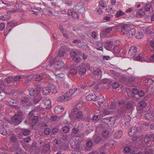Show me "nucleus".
<instances>
[{"label": "nucleus", "mask_w": 154, "mask_h": 154, "mask_svg": "<svg viewBox=\"0 0 154 154\" xmlns=\"http://www.w3.org/2000/svg\"><path fill=\"white\" fill-rule=\"evenodd\" d=\"M22 112L18 110L14 115L11 117V122L14 125L19 124L22 121Z\"/></svg>", "instance_id": "nucleus-1"}, {"label": "nucleus", "mask_w": 154, "mask_h": 154, "mask_svg": "<svg viewBox=\"0 0 154 154\" xmlns=\"http://www.w3.org/2000/svg\"><path fill=\"white\" fill-rule=\"evenodd\" d=\"M112 118H104L101 120L102 125H104L106 127H111L113 126L115 122L112 120Z\"/></svg>", "instance_id": "nucleus-2"}, {"label": "nucleus", "mask_w": 154, "mask_h": 154, "mask_svg": "<svg viewBox=\"0 0 154 154\" xmlns=\"http://www.w3.org/2000/svg\"><path fill=\"white\" fill-rule=\"evenodd\" d=\"M78 10V11L80 13L83 12L84 8H82V5H76L74 6L72 9L69 10L67 12V14L69 16H71L74 10Z\"/></svg>", "instance_id": "nucleus-3"}, {"label": "nucleus", "mask_w": 154, "mask_h": 154, "mask_svg": "<svg viewBox=\"0 0 154 154\" xmlns=\"http://www.w3.org/2000/svg\"><path fill=\"white\" fill-rule=\"evenodd\" d=\"M17 24L12 22H10L8 23L7 24V27L6 28L7 29L6 32H4V34L5 35L6 33L7 34L13 27L16 26Z\"/></svg>", "instance_id": "nucleus-4"}, {"label": "nucleus", "mask_w": 154, "mask_h": 154, "mask_svg": "<svg viewBox=\"0 0 154 154\" xmlns=\"http://www.w3.org/2000/svg\"><path fill=\"white\" fill-rule=\"evenodd\" d=\"M112 30V27H110L106 28V29L103 30L100 33V36L102 38H105L106 35L109 33Z\"/></svg>", "instance_id": "nucleus-5"}, {"label": "nucleus", "mask_w": 154, "mask_h": 154, "mask_svg": "<svg viewBox=\"0 0 154 154\" xmlns=\"http://www.w3.org/2000/svg\"><path fill=\"white\" fill-rule=\"evenodd\" d=\"M50 91L53 94H56L57 91L55 86L52 83H49L47 85Z\"/></svg>", "instance_id": "nucleus-6"}, {"label": "nucleus", "mask_w": 154, "mask_h": 154, "mask_svg": "<svg viewBox=\"0 0 154 154\" xmlns=\"http://www.w3.org/2000/svg\"><path fill=\"white\" fill-rule=\"evenodd\" d=\"M42 100L44 104L45 105L48 106L46 107L45 108L47 109H50L51 107V100L48 97H45Z\"/></svg>", "instance_id": "nucleus-7"}, {"label": "nucleus", "mask_w": 154, "mask_h": 154, "mask_svg": "<svg viewBox=\"0 0 154 154\" xmlns=\"http://www.w3.org/2000/svg\"><path fill=\"white\" fill-rule=\"evenodd\" d=\"M77 88H74L70 89L69 91L65 93L66 97H67L69 100L71 99V96L75 92Z\"/></svg>", "instance_id": "nucleus-8"}, {"label": "nucleus", "mask_w": 154, "mask_h": 154, "mask_svg": "<svg viewBox=\"0 0 154 154\" xmlns=\"http://www.w3.org/2000/svg\"><path fill=\"white\" fill-rule=\"evenodd\" d=\"M135 32V29L134 28L130 29L129 30L126 32V35L128 38H132Z\"/></svg>", "instance_id": "nucleus-9"}, {"label": "nucleus", "mask_w": 154, "mask_h": 154, "mask_svg": "<svg viewBox=\"0 0 154 154\" xmlns=\"http://www.w3.org/2000/svg\"><path fill=\"white\" fill-rule=\"evenodd\" d=\"M65 64L62 61L56 62L54 65V68L56 69H60L64 67Z\"/></svg>", "instance_id": "nucleus-10"}, {"label": "nucleus", "mask_w": 154, "mask_h": 154, "mask_svg": "<svg viewBox=\"0 0 154 154\" xmlns=\"http://www.w3.org/2000/svg\"><path fill=\"white\" fill-rule=\"evenodd\" d=\"M137 129L136 126H133L129 131L128 134L130 136H133L137 132Z\"/></svg>", "instance_id": "nucleus-11"}, {"label": "nucleus", "mask_w": 154, "mask_h": 154, "mask_svg": "<svg viewBox=\"0 0 154 154\" xmlns=\"http://www.w3.org/2000/svg\"><path fill=\"white\" fill-rule=\"evenodd\" d=\"M137 52V48L134 46H131L129 49L128 54L129 56H131L135 54Z\"/></svg>", "instance_id": "nucleus-12"}, {"label": "nucleus", "mask_w": 154, "mask_h": 154, "mask_svg": "<svg viewBox=\"0 0 154 154\" xmlns=\"http://www.w3.org/2000/svg\"><path fill=\"white\" fill-rule=\"evenodd\" d=\"M64 109V108L61 106L57 105L55 106L54 111L56 114H58L62 112Z\"/></svg>", "instance_id": "nucleus-13"}, {"label": "nucleus", "mask_w": 154, "mask_h": 154, "mask_svg": "<svg viewBox=\"0 0 154 154\" xmlns=\"http://www.w3.org/2000/svg\"><path fill=\"white\" fill-rule=\"evenodd\" d=\"M92 40L93 44L97 45L96 47L97 49L98 50L103 51V49L101 42L99 41H94L93 39Z\"/></svg>", "instance_id": "nucleus-14"}, {"label": "nucleus", "mask_w": 154, "mask_h": 154, "mask_svg": "<svg viewBox=\"0 0 154 154\" xmlns=\"http://www.w3.org/2000/svg\"><path fill=\"white\" fill-rule=\"evenodd\" d=\"M83 117V113L82 111H78L76 113L75 116L74 117V118L76 120H79Z\"/></svg>", "instance_id": "nucleus-15"}, {"label": "nucleus", "mask_w": 154, "mask_h": 154, "mask_svg": "<svg viewBox=\"0 0 154 154\" xmlns=\"http://www.w3.org/2000/svg\"><path fill=\"white\" fill-rule=\"evenodd\" d=\"M95 94H91L88 95L86 97V99L88 100L91 101L93 100L94 101H96L95 99Z\"/></svg>", "instance_id": "nucleus-16"}, {"label": "nucleus", "mask_w": 154, "mask_h": 154, "mask_svg": "<svg viewBox=\"0 0 154 154\" xmlns=\"http://www.w3.org/2000/svg\"><path fill=\"white\" fill-rule=\"evenodd\" d=\"M113 45L111 41L107 42L104 45V47L107 50L110 51L112 48Z\"/></svg>", "instance_id": "nucleus-17"}, {"label": "nucleus", "mask_w": 154, "mask_h": 154, "mask_svg": "<svg viewBox=\"0 0 154 154\" xmlns=\"http://www.w3.org/2000/svg\"><path fill=\"white\" fill-rule=\"evenodd\" d=\"M42 99V97L40 94L37 93L33 99L34 102L35 103H38Z\"/></svg>", "instance_id": "nucleus-18"}, {"label": "nucleus", "mask_w": 154, "mask_h": 154, "mask_svg": "<svg viewBox=\"0 0 154 154\" xmlns=\"http://www.w3.org/2000/svg\"><path fill=\"white\" fill-rule=\"evenodd\" d=\"M65 94L63 96H60L57 98L56 100L58 102H62L64 100H66L68 101L69 100L67 97H66Z\"/></svg>", "instance_id": "nucleus-19"}, {"label": "nucleus", "mask_w": 154, "mask_h": 154, "mask_svg": "<svg viewBox=\"0 0 154 154\" xmlns=\"http://www.w3.org/2000/svg\"><path fill=\"white\" fill-rule=\"evenodd\" d=\"M131 28L127 25H123L121 26V31L123 32V34H125V33L128 30H129Z\"/></svg>", "instance_id": "nucleus-20"}, {"label": "nucleus", "mask_w": 154, "mask_h": 154, "mask_svg": "<svg viewBox=\"0 0 154 154\" xmlns=\"http://www.w3.org/2000/svg\"><path fill=\"white\" fill-rule=\"evenodd\" d=\"M45 74H41L39 75H37L35 78V81H41L42 80L45 78Z\"/></svg>", "instance_id": "nucleus-21"}, {"label": "nucleus", "mask_w": 154, "mask_h": 154, "mask_svg": "<svg viewBox=\"0 0 154 154\" xmlns=\"http://www.w3.org/2000/svg\"><path fill=\"white\" fill-rule=\"evenodd\" d=\"M102 135L104 139H108L109 137V132L107 130L103 131Z\"/></svg>", "instance_id": "nucleus-22"}, {"label": "nucleus", "mask_w": 154, "mask_h": 154, "mask_svg": "<svg viewBox=\"0 0 154 154\" xmlns=\"http://www.w3.org/2000/svg\"><path fill=\"white\" fill-rule=\"evenodd\" d=\"M134 107L133 103L131 101H130L127 103L125 106V108L128 109H132Z\"/></svg>", "instance_id": "nucleus-23"}, {"label": "nucleus", "mask_w": 154, "mask_h": 154, "mask_svg": "<svg viewBox=\"0 0 154 154\" xmlns=\"http://www.w3.org/2000/svg\"><path fill=\"white\" fill-rule=\"evenodd\" d=\"M123 133L122 131L120 130L114 134V136L115 138L119 139L122 137Z\"/></svg>", "instance_id": "nucleus-24"}, {"label": "nucleus", "mask_w": 154, "mask_h": 154, "mask_svg": "<svg viewBox=\"0 0 154 154\" xmlns=\"http://www.w3.org/2000/svg\"><path fill=\"white\" fill-rule=\"evenodd\" d=\"M150 134H148L145 136L144 141L146 144L148 145V144L149 143V142L150 141Z\"/></svg>", "instance_id": "nucleus-25"}, {"label": "nucleus", "mask_w": 154, "mask_h": 154, "mask_svg": "<svg viewBox=\"0 0 154 154\" xmlns=\"http://www.w3.org/2000/svg\"><path fill=\"white\" fill-rule=\"evenodd\" d=\"M43 93L44 94L47 95L49 94L50 92L48 88V87L47 86L43 88Z\"/></svg>", "instance_id": "nucleus-26"}, {"label": "nucleus", "mask_w": 154, "mask_h": 154, "mask_svg": "<svg viewBox=\"0 0 154 154\" xmlns=\"http://www.w3.org/2000/svg\"><path fill=\"white\" fill-rule=\"evenodd\" d=\"M153 117V116L151 113H146L144 115V117L146 119L150 120H152V119Z\"/></svg>", "instance_id": "nucleus-27"}, {"label": "nucleus", "mask_w": 154, "mask_h": 154, "mask_svg": "<svg viewBox=\"0 0 154 154\" xmlns=\"http://www.w3.org/2000/svg\"><path fill=\"white\" fill-rule=\"evenodd\" d=\"M93 73L94 75H100L102 74V72L100 69L99 68H97L96 69H94Z\"/></svg>", "instance_id": "nucleus-28"}, {"label": "nucleus", "mask_w": 154, "mask_h": 154, "mask_svg": "<svg viewBox=\"0 0 154 154\" xmlns=\"http://www.w3.org/2000/svg\"><path fill=\"white\" fill-rule=\"evenodd\" d=\"M147 103L143 100H141L140 103L139 107L140 109L143 108L147 106Z\"/></svg>", "instance_id": "nucleus-29"}, {"label": "nucleus", "mask_w": 154, "mask_h": 154, "mask_svg": "<svg viewBox=\"0 0 154 154\" xmlns=\"http://www.w3.org/2000/svg\"><path fill=\"white\" fill-rule=\"evenodd\" d=\"M14 100L11 98H8L6 99L7 103L11 106H14L13 105Z\"/></svg>", "instance_id": "nucleus-30"}, {"label": "nucleus", "mask_w": 154, "mask_h": 154, "mask_svg": "<svg viewBox=\"0 0 154 154\" xmlns=\"http://www.w3.org/2000/svg\"><path fill=\"white\" fill-rule=\"evenodd\" d=\"M119 80L123 83H128L127 77L122 76L119 78Z\"/></svg>", "instance_id": "nucleus-31"}, {"label": "nucleus", "mask_w": 154, "mask_h": 154, "mask_svg": "<svg viewBox=\"0 0 154 154\" xmlns=\"http://www.w3.org/2000/svg\"><path fill=\"white\" fill-rule=\"evenodd\" d=\"M125 14V12L122 11H118L115 14V17L116 18L119 17L120 16L124 15Z\"/></svg>", "instance_id": "nucleus-32"}, {"label": "nucleus", "mask_w": 154, "mask_h": 154, "mask_svg": "<svg viewBox=\"0 0 154 154\" xmlns=\"http://www.w3.org/2000/svg\"><path fill=\"white\" fill-rule=\"evenodd\" d=\"M137 16L140 17H142L145 14V11L143 10H140L137 12Z\"/></svg>", "instance_id": "nucleus-33"}, {"label": "nucleus", "mask_w": 154, "mask_h": 154, "mask_svg": "<svg viewBox=\"0 0 154 154\" xmlns=\"http://www.w3.org/2000/svg\"><path fill=\"white\" fill-rule=\"evenodd\" d=\"M152 5L151 3H148L146 4L144 7V9L146 11H149L151 8Z\"/></svg>", "instance_id": "nucleus-34"}, {"label": "nucleus", "mask_w": 154, "mask_h": 154, "mask_svg": "<svg viewBox=\"0 0 154 154\" xmlns=\"http://www.w3.org/2000/svg\"><path fill=\"white\" fill-rule=\"evenodd\" d=\"M22 131L23 134L25 136L28 135L30 134V131L28 129H22Z\"/></svg>", "instance_id": "nucleus-35"}, {"label": "nucleus", "mask_w": 154, "mask_h": 154, "mask_svg": "<svg viewBox=\"0 0 154 154\" xmlns=\"http://www.w3.org/2000/svg\"><path fill=\"white\" fill-rule=\"evenodd\" d=\"M29 95L33 96L35 94V90L32 88H29L28 89Z\"/></svg>", "instance_id": "nucleus-36"}, {"label": "nucleus", "mask_w": 154, "mask_h": 154, "mask_svg": "<svg viewBox=\"0 0 154 154\" xmlns=\"http://www.w3.org/2000/svg\"><path fill=\"white\" fill-rule=\"evenodd\" d=\"M75 10H74L73 12H72V14L71 15L72 16V17L74 19L76 18L78 19L79 17V16L77 12V10H76V11Z\"/></svg>", "instance_id": "nucleus-37"}, {"label": "nucleus", "mask_w": 154, "mask_h": 154, "mask_svg": "<svg viewBox=\"0 0 154 154\" xmlns=\"http://www.w3.org/2000/svg\"><path fill=\"white\" fill-rule=\"evenodd\" d=\"M94 142L97 143L101 141L102 138L100 137L97 136L94 137Z\"/></svg>", "instance_id": "nucleus-38"}, {"label": "nucleus", "mask_w": 154, "mask_h": 154, "mask_svg": "<svg viewBox=\"0 0 154 154\" xmlns=\"http://www.w3.org/2000/svg\"><path fill=\"white\" fill-rule=\"evenodd\" d=\"M86 69L84 67L81 68L79 70V73L80 74L83 75L86 72Z\"/></svg>", "instance_id": "nucleus-39"}, {"label": "nucleus", "mask_w": 154, "mask_h": 154, "mask_svg": "<svg viewBox=\"0 0 154 154\" xmlns=\"http://www.w3.org/2000/svg\"><path fill=\"white\" fill-rule=\"evenodd\" d=\"M104 101V99L103 96H101L100 97L99 99L98 100V104L100 105L102 103H103Z\"/></svg>", "instance_id": "nucleus-40"}, {"label": "nucleus", "mask_w": 154, "mask_h": 154, "mask_svg": "<svg viewBox=\"0 0 154 154\" xmlns=\"http://www.w3.org/2000/svg\"><path fill=\"white\" fill-rule=\"evenodd\" d=\"M82 59L81 58L79 57H73L72 60L78 63L80 62Z\"/></svg>", "instance_id": "nucleus-41"}, {"label": "nucleus", "mask_w": 154, "mask_h": 154, "mask_svg": "<svg viewBox=\"0 0 154 154\" xmlns=\"http://www.w3.org/2000/svg\"><path fill=\"white\" fill-rule=\"evenodd\" d=\"M62 129L63 132L66 133H67L69 131V128L68 126L63 127Z\"/></svg>", "instance_id": "nucleus-42"}, {"label": "nucleus", "mask_w": 154, "mask_h": 154, "mask_svg": "<svg viewBox=\"0 0 154 154\" xmlns=\"http://www.w3.org/2000/svg\"><path fill=\"white\" fill-rule=\"evenodd\" d=\"M93 145V143L91 140L87 141L86 143V146L88 148L91 147Z\"/></svg>", "instance_id": "nucleus-43"}, {"label": "nucleus", "mask_w": 154, "mask_h": 154, "mask_svg": "<svg viewBox=\"0 0 154 154\" xmlns=\"http://www.w3.org/2000/svg\"><path fill=\"white\" fill-rule=\"evenodd\" d=\"M32 121L34 123H37L38 121V116H33L32 119Z\"/></svg>", "instance_id": "nucleus-44"}, {"label": "nucleus", "mask_w": 154, "mask_h": 154, "mask_svg": "<svg viewBox=\"0 0 154 154\" xmlns=\"http://www.w3.org/2000/svg\"><path fill=\"white\" fill-rule=\"evenodd\" d=\"M128 83V82H132L135 80V78L134 77L131 76L127 77Z\"/></svg>", "instance_id": "nucleus-45"}, {"label": "nucleus", "mask_w": 154, "mask_h": 154, "mask_svg": "<svg viewBox=\"0 0 154 154\" xmlns=\"http://www.w3.org/2000/svg\"><path fill=\"white\" fill-rule=\"evenodd\" d=\"M11 141L12 142H16L17 140V138L16 136L14 134L11 135Z\"/></svg>", "instance_id": "nucleus-46"}, {"label": "nucleus", "mask_w": 154, "mask_h": 154, "mask_svg": "<svg viewBox=\"0 0 154 154\" xmlns=\"http://www.w3.org/2000/svg\"><path fill=\"white\" fill-rule=\"evenodd\" d=\"M70 56L72 57H75L77 56V54L75 51L71 50V52L70 53Z\"/></svg>", "instance_id": "nucleus-47"}, {"label": "nucleus", "mask_w": 154, "mask_h": 154, "mask_svg": "<svg viewBox=\"0 0 154 154\" xmlns=\"http://www.w3.org/2000/svg\"><path fill=\"white\" fill-rule=\"evenodd\" d=\"M77 72V70L75 69H72L69 70V73L70 74L74 75Z\"/></svg>", "instance_id": "nucleus-48"}, {"label": "nucleus", "mask_w": 154, "mask_h": 154, "mask_svg": "<svg viewBox=\"0 0 154 154\" xmlns=\"http://www.w3.org/2000/svg\"><path fill=\"white\" fill-rule=\"evenodd\" d=\"M112 86L113 88H116L119 87V85L116 82H115L112 83Z\"/></svg>", "instance_id": "nucleus-49"}, {"label": "nucleus", "mask_w": 154, "mask_h": 154, "mask_svg": "<svg viewBox=\"0 0 154 154\" xmlns=\"http://www.w3.org/2000/svg\"><path fill=\"white\" fill-rule=\"evenodd\" d=\"M15 106H13V107H14L16 109H17V111L18 110H20V107L18 106V104L17 103H16L15 102H14V103L13 104V105Z\"/></svg>", "instance_id": "nucleus-50"}, {"label": "nucleus", "mask_w": 154, "mask_h": 154, "mask_svg": "<svg viewBox=\"0 0 154 154\" xmlns=\"http://www.w3.org/2000/svg\"><path fill=\"white\" fill-rule=\"evenodd\" d=\"M124 120L127 122H129L130 121L131 119V118L130 116L127 115L125 116L124 118Z\"/></svg>", "instance_id": "nucleus-51"}, {"label": "nucleus", "mask_w": 154, "mask_h": 154, "mask_svg": "<svg viewBox=\"0 0 154 154\" xmlns=\"http://www.w3.org/2000/svg\"><path fill=\"white\" fill-rule=\"evenodd\" d=\"M100 119V117L98 115L94 116L92 119L94 121H97L99 120Z\"/></svg>", "instance_id": "nucleus-52"}, {"label": "nucleus", "mask_w": 154, "mask_h": 154, "mask_svg": "<svg viewBox=\"0 0 154 154\" xmlns=\"http://www.w3.org/2000/svg\"><path fill=\"white\" fill-rule=\"evenodd\" d=\"M31 140V139L29 137H26L25 138L23 139L24 141L26 143H28L29 141Z\"/></svg>", "instance_id": "nucleus-53"}, {"label": "nucleus", "mask_w": 154, "mask_h": 154, "mask_svg": "<svg viewBox=\"0 0 154 154\" xmlns=\"http://www.w3.org/2000/svg\"><path fill=\"white\" fill-rule=\"evenodd\" d=\"M110 112L108 109H104L103 110V114L106 116L109 114Z\"/></svg>", "instance_id": "nucleus-54"}, {"label": "nucleus", "mask_w": 154, "mask_h": 154, "mask_svg": "<svg viewBox=\"0 0 154 154\" xmlns=\"http://www.w3.org/2000/svg\"><path fill=\"white\" fill-rule=\"evenodd\" d=\"M59 131V129L57 128H54L52 129L51 131V133L54 134H55L57 133Z\"/></svg>", "instance_id": "nucleus-55"}, {"label": "nucleus", "mask_w": 154, "mask_h": 154, "mask_svg": "<svg viewBox=\"0 0 154 154\" xmlns=\"http://www.w3.org/2000/svg\"><path fill=\"white\" fill-rule=\"evenodd\" d=\"M0 133L6 136L7 135V131L6 130L4 129L3 131L0 130Z\"/></svg>", "instance_id": "nucleus-56"}, {"label": "nucleus", "mask_w": 154, "mask_h": 154, "mask_svg": "<svg viewBox=\"0 0 154 154\" xmlns=\"http://www.w3.org/2000/svg\"><path fill=\"white\" fill-rule=\"evenodd\" d=\"M146 83L147 85H150L152 84L153 81L152 79H149L147 80Z\"/></svg>", "instance_id": "nucleus-57"}, {"label": "nucleus", "mask_w": 154, "mask_h": 154, "mask_svg": "<svg viewBox=\"0 0 154 154\" xmlns=\"http://www.w3.org/2000/svg\"><path fill=\"white\" fill-rule=\"evenodd\" d=\"M130 148L128 146H126L124 148V152L125 153H128L130 152Z\"/></svg>", "instance_id": "nucleus-58"}, {"label": "nucleus", "mask_w": 154, "mask_h": 154, "mask_svg": "<svg viewBox=\"0 0 154 154\" xmlns=\"http://www.w3.org/2000/svg\"><path fill=\"white\" fill-rule=\"evenodd\" d=\"M7 82L8 83H10L13 79L12 76L9 77L6 79Z\"/></svg>", "instance_id": "nucleus-59"}, {"label": "nucleus", "mask_w": 154, "mask_h": 154, "mask_svg": "<svg viewBox=\"0 0 154 154\" xmlns=\"http://www.w3.org/2000/svg\"><path fill=\"white\" fill-rule=\"evenodd\" d=\"M51 132V130L49 128H47L45 129L44 131V133L48 135Z\"/></svg>", "instance_id": "nucleus-60"}, {"label": "nucleus", "mask_w": 154, "mask_h": 154, "mask_svg": "<svg viewBox=\"0 0 154 154\" xmlns=\"http://www.w3.org/2000/svg\"><path fill=\"white\" fill-rule=\"evenodd\" d=\"M79 130L77 128L74 127L72 129V133L74 134H77L79 133Z\"/></svg>", "instance_id": "nucleus-61"}, {"label": "nucleus", "mask_w": 154, "mask_h": 154, "mask_svg": "<svg viewBox=\"0 0 154 154\" xmlns=\"http://www.w3.org/2000/svg\"><path fill=\"white\" fill-rule=\"evenodd\" d=\"M65 54L64 51L63 50H60L58 54L59 56L60 57H62Z\"/></svg>", "instance_id": "nucleus-62"}, {"label": "nucleus", "mask_w": 154, "mask_h": 154, "mask_svg": "<svg viewBox=\"0 0 154 154\" xmlns=\"http://www.w3.org/2000/svg\"><path fill=\"white\" fill-rule=\"evenodd\" d=\"M5 23H0V30L2 31L5 28Z\"/></svg>", "instance_id": "nucleus-63"}, {"label": "nucleus", "mask_w": 154, "mask_h": 154, "mask_svg": "<svg viewBox=\"0 0 154 154\" xmlns=\"http://www.w3.org/2000/svg\"><path fill=\"white\" fill-rule=\"evenodd\" d=\"M71 154H83V153L81 152L74 150L71 152Z\"/></svg>", "instance_id": "nucleus-64"}]
</instances>
